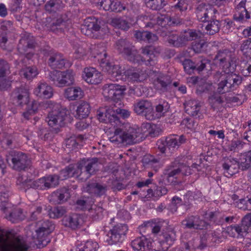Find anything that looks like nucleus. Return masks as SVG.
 I'll use <instances>...</instances> for the list:
<instances>
[{"label": "nucleus", "instance_id": "17", "mask_svg": "<svg viewBox=\"0 0 251 251\" xmlns=\"http://www.w3.org/2000/svg\"><path fill=\"white\" fill-rule=\"evenodd\" d=\"M100 66L103 71L108 73L110 79L113 81L124 80L123 72L119 65H112L107 60L102 58L100 60Z\"/></svg>", "mask_w": 251, "mask_h": 251}, {"label": "nucleus", "instance_id": "8", "mask_svg": "<svg viewBox=\"0 0 251 251\" xmlns=\"http://www.w3.org/2000/svg\"><path fill=\"white\" fill-rule=\"evenodd\" d=\"M75 73L72 70L66 71L54 70L50 72L49 78L58 87H63L73 84Z\"/></svg>", "mask_w": 251, "mask_h": 251}, {"label": "nucleus", "instance_id": "50", "mask_svg": "<svg viewBox=\"0 0 251 251\" xmlns=\"http://www.w3.org/2000/svg\"><path fill=\"white\" fill-rule=\"evenodd\" d=\"M110 24L115 28L126 30L129 27V24L125 20L121 18H113Z\"/></svg>", "mask_w": 251, "mask_h": 251}, {"label": "nucleus", "instance_id": "61", "mask_svg": "<svg viewBox=\"0 0 251 251\" xmlns=\"http://www.w3.org/2000/svg\"><path fill=\"white\" fill-rule=\"evenodd\" d=\"M164 223V221L159 219H154L152 220L151 221H149L148 222V225L152 227V232L153 233H157L161 230Z\"/></svg>", "mask_w": 251, "mask_h": 251}, {"label": "nucleus", "instance_id": "11", "mask_svg": "<svg viewBox=\"0 0 251 251\" xmlns=\"http://www.w3.org/2000/svg\"><path fill=\"white\" fill-rule=\"evenodd\" d=\"M128 227L125 224H117L109 230L105 241L110 245L121 243L125 240Z\"/></svg>", "mask_w": 251, "mask_h": 251}, {"label": "nucleus", "instance_id": "29", "mask_svg": "<svg viewBox=\"0 0 251 251\" xmlns=\"http://www.w3.org/2000/svg\"><path fill=\"white\" fill-rule=\"evenodd\" d=\"M246 0H242L236 6L234 19L241 23H244L250 19V14L246 8Z\"/></svg>", "mask_w": 251, "mask_h": 251}, {"label": "nucleus", "instance_id": "48", "mask_svg": "<svg viewBox=\"0 0 251 251\" xmlns=\"http://www.w3.org/2000/svg\"><path fill=\"white\" fill-rule=\"evenodd\" d=\"M144 163L148 167L153 169L156 172L161 167L159 159L155 158L153 156L147 155L143 159Z\"/></svg>", "mask_w": 251, "mask_h": 251}, {"label": "nucleus", "instance_id": "15", "mask_svg": "<svg viewBox=\"0 0 251 251\" xmlns=\"http://www.w3.org/2000/svg\"><path fill=\"white\" fill-rule=\"evenodd\" d=\"M176 233L173 230H168L160 234L158 239L154 241V244H158L157 248L154 250L157 251H166L173 245L176 239Z\"/></svg>", "mask_w": 251, "mask_h": 251}, {"label": "nucleus", "instance_id": "32", "mask_svg": "<svg viewBox=\"0 0 251 251\" xmlns=\"http://www.w3.org/2000/svg\"><path fill=\"white\" fill-rule=\"evenodd\" d=\"M183 225L189 228L203 229L206 228L208 224L203 220H201L199 217L191 216L183 221Z\"/></svg>", "mask_w": 251, "mask_h": 251}, {"label": "nucleus", "instance_id": "4", "mask_svg": "<svg viewBox=\"0 0 251 251\" xmlns=\"http://www.w3.org/2000/svg\"><path fill=\"white\" fill-rule=\"evenodd\" d=\"M44 107L50 109L46 121L49 126L55 129L56 132L59 127L70 121L69 111L65 108H62L60 104L49 100L44 103Z\"/></svg>", "mask_w": 251, "mask_h": 251}, {"label": "nucleus", "instance_id": "47", "mask_svg": "<svg viewBox=\"0 0 251 251\" xmlns=\"http://www.w3.org/2000/svg\"><path fill=\"white\" fill-rule=\"evenodd\" d=\"M201 35V33L200 31L188 29L182 33L180 37L183 45L186 41L195 40L200 38Z\"/></svg>", "mask_w": 251, "mask_h": 251}, {"label": "nucleus", "instance_id": "44", "mask_svg": "<svg viewBox=\"0 0 251 251\" xmlns=\"http://www.w3.org/2000/svg\"><path fill=\"white\" fill-rule=\"evenodd\" d=\"M90 111L89 104L86 101H81L76 110L75 117L78 119L85 118L88 116Z\"/></svg>", "mask_w": 251, "mask_h": 251}, {"label": "nucleus", "instance_id": "20", "mask_svg": "<svg viewBox=\"0 0 251 251\" xmlns=\"http://www.w3.org/2000/svg\"><path fill=\"white\" fill-rule=\"evenodd\" d=\"M82 77L88 84L97 85L101 82L103 79V75L95 68L89 67L83 69Z\"/></svg>", "mask_w": 251, "mask_h": 251}, {"label": "nucleus", "instance_id": "10", "mask_svg": "<svg viewBox=\"0 0 251 251\" xmlns=\"http://www.w3.org/2000/svg\"><path fill=\"white\" fill-rule=\"evenodd\" d=\"M251 229V213L246 215L240 224L230 226L227 227L228 234L233 237L242 238Z\"/></svg>", "mask_w": 251, "mask_h": 251}, {"label": "nucleus", "instance_id": "24", "mask_svg": "<svg viewBox=\"0 0 251 251\" xmlns=\"http://www.w3.org/2000/svg\"><path fill=\"white\" fill-rule=\"evenodd\" d=\"M65 23V21L61 15H57L56 17H48L46 20L45 26L47 29L55 33L62 31V26Z\"/></svg>", "mask_w": 251, "mask_h": 251}, {"label": "nucleus", "instance_id": "18", "mask_svg": "<svg viewBox=\"0 0 251 251\" xmlns=\"http://www.w3.org/2000/svg\"><path fill=\"white\" fill-rule=\"evenodd\" d=\"M123 76L124 80L131 82H140L146 80L148 75L146 70L130 67L124 71Z\"/></svg>", "mask_w": 251, "mask_h": 251}, {"label": "nucleus", "instance_id": "34", "mask_svg": "<svg viewBox=\"0 0 251 251\" xmlns=\"http://www.w3.org/2000/svg\"><path fill=\"white\" fill-rule=\"evenodd\" d=\"M74 50V57L76 59H83L90 53L88 45L83 42L76 41L73 44Z\"/></svg>", "mask_w": 251, "mask_h": 251}, {"label": "nucleus", "instance_id": "7", "mask_svg": "<svg viewBox=\"0 0 251 251\" xmlns=\"http://www.w3.org/2000/svg\"><path fill=\"white\" fill-rule=\"evenodd\" d=\"M98 19L91 16L86 18L81 28V32L87 36L101 38L106 33L107 29L101 28Z\"/></svg>", "mask_w": 251, "mask_h": 251}, {"label": "nucleus", "instance_id": "1", "mask_svg": "<svg viewBox=\"0 0 251 251\" xmlns=\"http://www.w3.org/2000/svg\"><path fill=\"white\" fill-rule=\"evenodd\" d=\"M156 127L155 125L150 123L142 124L140 127L126 124L122 128H116L113 135L109 137V140L117 146L124 143L136 144L142 141L148 135L151 137L157 135L155 130Z\"/></svg>", "mask_w": 251, "mask_h": 251}, {"label": "nucleus", "instance_id": "23", "mask_svg": "<svg viewBox=\"0 0 251 251\" xmlns=\"http://www.w3.org/2000/svg\"><path fill=\"white\" fill-rule=\"evenodd\" d=\"M154 241L145 236L138 237L132 240L131 246L135 251H151L153 250Z\"/></svg>", "mask_w": 251, "mask_h": 251}, {"label": "nucleus", "instance_id": "33", "mask_svg": "<svg viewBox=\"0 0 251 251\" xmlns=\"http://www.w3.org/2000/svg\"><path fill=\"white\" fill-rule=\"evenodd\" d=\"M75 246V251H97L100 248L98 243L92 239L77 241Z\"/></svg>", "mask_w": 251, "mask_h": 251}, {"label": "nucleus", "instance_id": "9", "mask_svg": "<svg viewBox=\"0 0 251 251\" xmlns=\"http://www.w3.org/2000/svg\"><path fill=\"white\" fill-rule=\"evenodd\" d=\"M54 229V226L49 221H43L36 230V245L39 248L46 246L50 242V234Z\"/></svg>", "mask_w": 251, "mask_h": 251}, {"label": "nucleus", "instance_id": "40", "mask_svg": "<svg viewBox=\"0 0 251 251\" xmlns=\"http://www.w3.org/2000/svg\"><path fill=\"white\" fill-rule=\"evenodd\" d=\"M83 92L79 87H71L65 89L64 97L69 100H75L81 98Z\"/></svg>", "mask_w": 251, "mask_h": 251}, {"label": "nucleus", "instance_id": "60", "mask_svg": "<svg viewBox=\"0 0 251 251\" xmlns=\"http://www.w3.org/2000/svg\"><path fill=\"white\" fill-rule=\"evenodd\" d=\"M103 209L100 206L94 205L89 210V215L95 220L99 219L102 216Z\"/></svg>", "mask_w": 251, "mask_h": 251}, {"label": "nucleus", "instance_id": "28", "mask_svg": "<svg viewBox=\"0 0 251 251\" xmlns=\"http://www.w3.org/2000/svg\"><path fill=\"white\" fill-rule=\"evenodd\" d=\"M49 65L52 69H62L69 67L72 64L67 60L64 59L61 53H55L51 56L49 60Z\"/></svg>", "mask_w": 251, "mask_h": 251}, {"label": "nucleus", "instance_id": "58", "mask_svg": "<svg viewBox=\"0 0 251 251\" xmlns=\"http://www.w3.org/2000/svg\"><path fill=\"white\" fill-rule=\"evenodd\" d=\"M65 213L66 210L63 207L57 206L50 209L49 215L51 218H58L62 217Z\"/></svg>", "mask_w": 251, "mask_h": 251}, {"label": "nucleus", "instance_id": "35", "mask_svg": "<svg viewBox=\"0 0 251 251\" xmlns=\"http://www.w3.org/2000/svg\"><path fill=\"white\" fill-rule=\"evenodd\" d=\"M80 169L76 167V164H70L64 169L62 170L58 176L59 180H65L70 177H76L79 179V172Z\"/></svg>", "mask_w": 251, "mask_h": 251}, {"label": "nucleus", "instance_id": "55", "mask_svg": "<svg viewBox=\"0 0 251 251\" xmlns=\"http://www.w3.org/2000/svg\"><path fill=\"white\" fill-rule=\"evenodd\" d=\"M7 219L12 223H17L24 219V216L23 214V211L21 208L15 209L11 212L8 216H6Z\"/></svg>", "mask_w": 251, "mask_h": 251}, {"label": "nucleus", "instance_id": "63", "mask_svg": "<svg viewBox=\"0 0 251 251\" xmlns=\"http://www.w3.org/2000/svg\"><path fill=\"white\" fill-rule=\"evenodd\" d=\"M126 88L125 86L116 84L114 98L112 99L113 101L120 100L125 94Z\"/></svg>", "mask_w": 251, "mask_h": 251}, {"label": "nucleus", "instance_id": "56", "mask_svg": "<svg viewBox=\"0 0 251 251\" xmlns=\"http://www.w3.org/2000/svg\"><path fill=\"white\" fill-rule=\"evenodd\" d=\"M116 86V83L105 84L103 88V94L104 96L112 100L114 98Z\"/></svg>", "mask_w": 251, "mask_h": 251}, {"label": "nucleus", "instance_id": "64", "mask_svg": "<svg viewBox=\"0 0 251 251\" xmlns=\"http://www.w3.org/2000/svg\"><path fill=\"white\" fill-rule=\"evenodd\" d=\"M169 107L170 106L168 103L165 101H163L162 103L156 105L155 110L160 116H162L167 112Z\"/></svg>", "mask_w": 251, "mask_h": 251}, {"label": "nucleus", "instance_id": "3", "mask_svg": "<svg viewBox=\"0 0 251 251\" xmlns=\"http://www.w3.org/2000/svg\"><path fill=\"white\" fill-rule=\"evenodd\" d=\"M174 24L169 15L157 13L146 26L155 28L158 33L163 37L168 36V42L171 45L175 47L182 46L183 42L180 36H178L176 31L170 32L168 30L169 27Z\"/></svg>", "mask_w": 251, "mask_h": 251}, {"label": "nucleus", "instance_id": "2", "mask_svg": "<svg viewBox=\"0 0 251 251\" xmlns=\"http://www.w3.org/2000/svg\"><path fill=\"white\" fill-rule=\"evenodd\" d=\"M115 49L131 62L139 64L144 63L148 66H154L157 64V55L159 52L153 46H149L142 48V53L146 55L145 58L138 54L135 47L125 39L117 41Z\"/></svg>", "mask_w": 251, "mask_h": 251}, {"label": "nucleus", "instance_id": "19", "mask_svg": "<svg viewBox=\"0 0 251 251\" xmlns=\"http://www.w3.org/2000/svg\"><path fill=\"white\" fill-rule=\"evenodd\" d=\"M11 98L15 105L23 107L29 102V90L25 86L17 87L12 92Z\"/></svg>", "mask_w": 251, "mask_h": 251}, {"label": "nucleus", "instance_id": "52", "mask_svg": "<svg viewBox=\"0 0 251 251\" xmlns=\"http://www.w3.org/2000/svg\"><path fill=\"white\" fill-rule=\"evenodd\" d=\"M61 0H50L45 5V10L49 13L54 12L62 7Z\"/></svg>", "mask_w": 251, "mask_h": 251}, {"label": "nucleus", "instance_id": "49", "mask_svg": "<svg viewBox=\"0 0 251 251\" xmlns=\"http://www.w3.org/2000/svg\"><path fill=\"white\" fill-rule=\"evenodd\" d=\"M181 173L182 174L188 176L191 174V169L189 167L181 165L176 169H173L168 173V177L169 178L173 177H176V176Z\"/></svg>", "mask_w": 251, "mask_h": 251}, {"label": "nucleus", "instance_id": "39", "mask_svg": "<svg viewBox=\"0 0 251 251\" xmlns=\"http://www.w3.org/2000/svg\"><path fill=\"white\" fill-rule=\"evenodd\" d=\"M86 138L82 135L71 137L66 141V146L70 151H74L78 148V146H83Z\"/></svg>", "mask_w": 251, "mask_h": 251}, {"label": "nucleus", "instance_id": "14", "mask_svg": "<svg viewBox=\"0 0 251 251\" xmlns=\"http://www.w3.org/2000/svg\"><path fill=\"white\" fill-rule=\"evenodd\" d=\"M7 162L11 160L12 168L17 171H21L25 168L27 165V157L26 154L15 150H11L6 155Z\"/></svg>", "mask_w": 251, "mask_h": 251}, {"label": "nucleus", "instance_id": "27", "mask_svg": "<svg viewBox=\"0 0 251 251\" xmlns=\"http://www.w3.org/2000/svg\"><path fill=\"white\" fill-rule=\"evenodd\" d=\"M185 136L183 135L180 136L171 135L166 138L165 142L166 147L165 146L161 147L158 144V148L160 149L161 152L164 153L166 148H168L169 150L174 149L176 147H178L180 145L185 143Z\"/></svg>", "mask_w": 251, "mask_h": 251}, {"label": "nucleus", "instance_id": "42", "mask_svg": "<svg viewBox=\"0 0 251 251\" xmlns=\"http://www.w3.org/2000/svg\"><path fill=\"white\" fill-rule=\"evenodd\" d=\"M134 36L139 41H145L151 43L158 40L157 36L150 32L146 31H136Z\"/></svg>", "mask_w": 251, "mask_h": 251}, {"label": "nucleus", "instance_id": "30", "mask_svg": "<svg viewBox=\"0 0 251 251\" xmlns=\"http://www.w3.org/2000/svg\"><path fill=\"white\" fill-rule=\"evenodd\" d=\"M89 49L90 50V55L92 57L97 58L100 64L102 58L107 60L106 59L107 54L106 53V45L105 43H100L91 45Z\"/></svg>", "mask_w": 251, "mask_h": 251}, {"label": "nucleus", "instance_id": "37", "mask_svg": "<svg viewBox=\"0 0 251 251\" xmlns=\"http://www.w3.org/2000/svg\"><path fill=\"white\" fill-rule=\"evenodd\" d=\"M70 197L69 191L66 188L58 189L50 196V201L56 203H63Z\"/></svg>", "mask_w": 251, "mask_h": 251}, {"label": "nucleus", "instance_id": "12", "mask_svg": "<svg viewBox=\"0 0 251 251\" xmlns=\"http://www.w3.org/2000/svg\"><path fill=\"white\" fill-rule=\"evenodd\" d=\"M98 159L97 158L86 161L83 159L76 163V167L80 169L79 179L85 181L98 170Z\"/></svg>", "mask_w": 251, "mask_h": 251}, {"label": "nucleus", "instance_id": "36", "mask_svg": "<svg viewBox=\"0 0 251 251\" xmlns=\"http://www.w3.org/2000/svg\"><path fill=\"white\" fill-rule=\"evenodd\" d=\"M9 68V65L6 61L0 60V90L7 89L10 86V82L4 78Z\"/></svg>", "mask_w": 251, "mask_h": 251}, {"label": "nucleus", "instance_id": "53", "mask_svg": "<svg viewBox=\"0 0 251 251\" xmlns=\"http://www.w3.org/2000/svg\"><path fill=\"white\" fill-rule=\"evenodd\" d=\"M241 166L247 169L251 167V151L241 153L239 156Z\"/></svg>", "mask_w": 251, "mask_h": 251}, {"label": "nucleus", "instance_id": "22", "mask_svg": "<svg viewBox=\"0 0 251 251\" xmlns=\"http://www.w3.org/2000/svg\"><path fill=\"white\" fill-rule=\"evenodd\" d=\"M33 94L41 99H50L53 96L52 87L44 80L39 81L33 90Z\"/></svg>", "mask_w": 251, "mask_h": 251}, {"label": "nucleus", "instance_id": "16", "mask_svg": "<svg viewBox=\"0 0 251 251\" xmlns=\"http://www.w3.org/2000/svg\"><path fill=\"white\" fill-rule=\"evenodd\" d=\"M196 13L199 21L206 22L209 19L216 18V14L218 13L217 10L214 7L210 4L201 3L198 5Z\"/></svg>", "mask_w": 251, "mask_h": 251}, {"label": "nucleus", "instance_id": "62", "mask_svg": "<svg viewBox=\"0 0 251 251\" xmlns=\"http://www.w3.org/2000/svg\"><path fill=\"white\" fill-rule=\"evenodd\" d=\"M112 2L111 0H98L96 2V6L100 10L111 11Z\"/></svg>", "mask_w": 251, "mask_h": 251}, {"label": "nucleus", "instance_id": "25", "mask_svg": "<svg viewBox=\"0 0 251 251\" xmlns=\"http://www.w3.org/2000/svg\"><path fill=\"white\" fill-rule=\"evenodd\" d=\"M154 79L153 84L156 89L161 91H166L167 87L172 83L171 77L160 72H154Z\"/></svg>", "mask_w": 251, "mask_h": 251}, {"label": "nucleus", "instance_id": "38", "mask_svg": "<svg viewBox=\"0 0 251 251\" xmlns=\"http://www.w3.org/2000/svg\"><path fill=\"white\" fill-rule=\"evenodd\" d=\"M63 223L66 226H68L72 229H75L79 227L81 222V218L77 214H73L65 216L63 219Z\"/></svg>", "mask_w": 251, "mask_h": 251}, {"label": "nucleus", "instance_id": "54", "mask_svg": "<svg viewBox=\"0 0 251 251\" xmlns=\"http://www.w3.org/2000/svg\"><path fill=\"white\" fill-rule=\"evenodd\" d=\"M209 23L205 26V33L209 35H213L219 31L220 23L218 20L212 19Z\"/></svg>", "mask_w": 251, "mask_h": 251}, {"label": "nucleus", "instance_id": "6", "mask_svg": "<svg viewBox=\"0 0 251 251\" xmlns=\"http://www.w3.org/2000/svg\"><path fill=\"white\" fill-rule=\"evenodd\" d=\"M117 114L120 115L124 118L130 116V112L126 109L117 108L116 111L112 108L100 109L98 114V119L100 122L110 124L114 127L120 125L121 122Z\"/></svg>", "mask_w": 251, "mask_h": 251}, {"label": "nucleus", "instance_id": "59", "mask_svg": "<svg viewBox=\"0 0 251 251\" xmlns=\"http://www.w3.org/2000/svg\"><path fill=\"white\" fill-rule=\"evenodd\" d=\"M10 232L0 228V244H19V239L16 238L12 243H9Z\"/></svg>", "mask_w": 251, "mask_h": 251}, {"label": "nucleus", "instance_id": "21", "mask_svg": "<svg viewBox=\"0 0 251 251\" xmlns=\"http://www.w3.org/2000/svg\"><path fill=\"white\" fill-rule=\"evenodd\" d=\"M133 107L134 112L138 115H144L148 120L153 119V107L150 101L147 100L136 101Z\"/></svg>", "mask_w": 251, "mask_h": 251}, {"label": "nucleus", "instance_id": "46", "mask_svg": "<svg viewBox=\"0 0 251 251\" xmlns=\"http://www.w3.org/2000/svg\"><path fill=\"white\" fill-rule=\"evenodd\" d=\"M40 105V102L36 100H33L30 103L29 102L27 104L26 111L23 113L24 117L27 120L29 119L31 116L37 112Z\"/></svg>", "mask_w": 251, "mask_h": 251}, {"label": "nucleus", "instance_id": "41", "mask_svg": "<svg viewBox=\"0 0 251 251\" xmlns=\"http://www.w3.org/2000/svg\"><path fill=\"white\" fill-rule=\"evenodd\" d=\"M184 107L187 113L191 116H195L200 112L201 105L197 100H191L185 102Z\"/></svg>", "mask_w": 251, "mask_h": 251}, {"label": "nucleus", "instance_id": "51", "mask_svg": "<svg viewBox=\"0 0 251 251\" xmlns=\"http://www.w3.org/2000/svg\"><path fill=\"white\" fill-rule=\"evenodd\" d=\"M44 179L46 189L55 187L59 184V177L56 175L44 176Z\"/></svg>", "mask_w": 251, "mask_h": 251}, {"label": "nucleus", "instance_id": "45", "mask_svg": "<svg viewBox=\"0 0 251 251\" xmlns=\"http://www.w3.org/2000/svg\"><path fill=\"white\" fill-rule=\"evenodd\" d=\"M214 61L223 68L230 66L229 57L226 54V51H219L214 58Z\"/></svg>", "mask_w": 251, "mask_h": 251}, {"label": "nucleus", "instance_id": "13", "mask_svg": "<svg viewBox=\"0 0 251 251\" xmlns=\"http://www.w3.org/2000/svg\"><path fill=\"white\" fill-rule=\"evenodd\" d=\"M35 39L31 34L25 32L22 35L18 45V50L24 54L27 59H30L33 55L32 50L35 47Z\"/></svg>", "mask_w": 251, "mask_h": 251}, {"label": "nucleus", "instance_id": "31", "mask_svg": "<svg viewBox=\"0 0 251 251\" xmlns=\"http://www.w3.org/2000/svg\"><path fill=\"white\" fill-rule=\"evenodd\" d=\"M239 164H240L239 158L226 159L223 165L224 175L227 177L232 176L238 171Z\"/></svg>", "mask_w": 251, "mask_h": 251}, {"label": "nucleus", "instance_id": "43", "mask_svg": "<svg viewBox=\"0 0 251 251\" xmlns=\"http://www.w3.org/2000/svg\"><path fill=\"white\" fill-rule=\"evenodd\" d=\"M20 74L26 79L32 80L39 74V71L36 66L28 67L22 69Z\"/></svg>", "mask_w": 251, "mask_h": 251}, {"label": "nucleus", "instance_id": "57", "mask_svg": "<svg viewBox=\"0 0 251 251\" xmlns=\"http://www.w3.org/2000/svg\"><path fill=\"white\" fill-rule=\"evenodd\" d=\"M147 7L154 10H159L165 5L164 0H144Z\"/></svg>", "mask_w": 251, "mask_h": 251}, {"label": "nucleus", "instance_id": "26", "mask_svg": "<svg viewBox=\"0 0 251 251\" xmlns=\"http://www.w3.org/2000/svg\"><path fill=\"white\" fill-rule=\"evenodd\" d=\"M200 61V63L197 62L196 64L190 59H185L182 62L185 72L188 74H191L195 71L200 72L204 69L207 64H209L208 60L205 59H201Z\"/></svg>", "mask_w": 251, "mask_h": 251}, {"label": "nucleus", "instance_id": "5", "mask_svg": "<svg viewBox=\"0 0 251 251\" xmlns=\"http://www.w3.org/2000/svg\"><path fill=\"white\" fill-rule=\"evenodd\" d=\"M217 73L216 77L220 76L221 81L218 84L217 91L219 93L224 94L236 89L241 84L242 78L235 74L224 71Z\"/></svg>", "mask_w": 251, "mask_h": 251}]
</instances>
